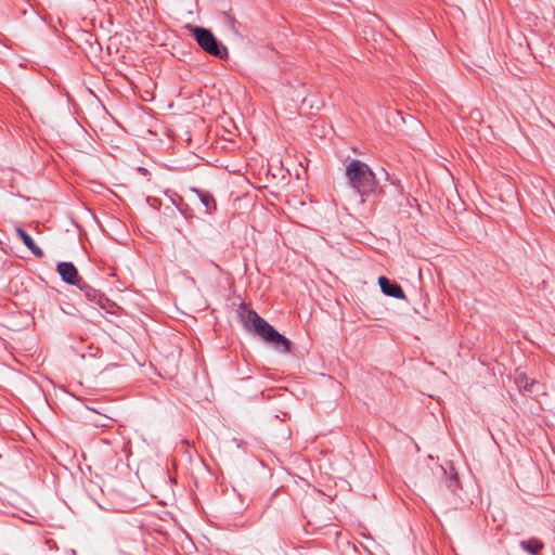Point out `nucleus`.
Returning a JSON list of instances; mask_svg holds the SVG:
<instances>
[{"mask_svg": "<svg viewBox=\"0 0 555 555\" xmlns=\"http://www.w3.org/2000/svg\"><path fill=\"white\" fill-rule=\"evenodd\" d=\"M75 286L79 289V292L88 301L101 308L105 307V302L107 300L106 296L102 292L87 283L83 279H81L78 285Z\"/></svg>", "mask_w": 555, "mask_h": 555, "instance_id": "obj_5", "label": "nucleus"}, {"mask_svg": "<svg viewBox=\"0 0 555 555\" xmlns=\"http://www.w3.org/2000/svg\"><path fill=\"white\" fill-rule=\"evenodd\" d=\"M172 203L176 205L177 209L179 210V212H180L181 215L186 216V211H185V209H184V208H182V207H180L179 205H177V204L175 203V201H172Z\"/></svg>", "mask_w": 555, "mask_h": 555, "instance_id": "obj_13", "label": "nucleus"}, {"mask_svg": "<svg viewBox=\"0 0 555 555\" xmlns=\"http://www.w3.org/2000/svg\"><path fill=\"white\" fill-rule=\"evenodd\" d=\"M519 546L530 555H541L544 544L538 538H530L528 540H520Z\"/></svg>", "mask_w": 555, "mask_h": 555, "instance_id": "obj_8", "label": "nucleus"}, {"mask_svg": "<svg viewBox=\"0 0 555 555\" xmlns=\"http://www.w3.org/2000/svg\"><path fill=\"white\" fill-rule=\"evenodd\" d=\"M446 486L451 492L456 491V489L460 487V479L457 473L452 472L449 476H447Z\"/></svg>", "mask_w": 555, "mask_h": 555, "instance_id": "obj_10", "label": "nucleus"}, {"mask_svg": "<svg viewBox=\"0 0 555 555\" xmlns=\"http://www.w3.org/2000/svg\"><path fill=\"white\" fill-rule=\"evenodd\" d=\"M56 272L64 283L72 286L78 285L82 279L78 272V269L72 261H59L56 263Z\"/></svg>", "mask_w": 555, "mask_h": 555, "instance_id": "obj_4", "label": "nucleus"}, {"mask_svg": "<svg viewBox=\"0 0 555 555\" xmlns=\"http://www.w3.org/2000/svg\"><path fill=\"white\" fill-rule=\"evenodd\" d=\"M378 285L384 295L388 297H392L396 299H404L405 294L400 284L395 281L389 280L388 278L380 275L378 278Z\"/></svg>", "mask_w": 555, "mask_h": 555, "instance_id": "obj_6", "label": "nucleus"}, {"mask_svg": "<svg viewBox=\"0 0 555 555\" xmlns=\"http://www.w3.org/2000/svg\"><path fill=\"white\" fill-rule=\"evenodd\" d=\"M244 327L262 338L268 345L281 353H289L293 343L284 335L279 333L268 321L260 317L254 309H248L245 315H242Z\"/></svg>", "mask_w": 555, "mask_h": 555, "instance_id": "obj_1", "label": "nucleus"}, {"mask_svg": "<svg viewBox=\"0 0 555 555\" xmlns=\"http://www.w3.org/2000/svg\"><path fill=\"white\" fill-rule=\"evenodd\" d=\"M227 17L229 18V21H230L231 23H233V22H234V20H233V18H231L230 16H227Z\"/></svg>", "mask_w": 555, "mask_h": 555, "instance_id": "obj_16", "label": "nucleus"}, {"mask_svg": "<svg viewBox=\"0 0 555 555\" xmlns=\"http://www.w3.org/2000/svg\"><path fill=\"white\" fill-rule=\"evenodd\" d=\"M521 383H525L524 385V388L525 390H532V387L534 386L535 382L532 379V380H528L527 376L526 375H522V376H519Z\"/></svg>", "mask_w": 555, "mask_h": 555, "instance_id": "obj_11", "label": "nucleus"}, {"mask_svg": "<svg viewBox=\"0 0 555 555\" xmlns=\"http://www.w3.org/2000/svg\"><path fill=\"white\" fill-rule=\"evenodd\" d=\"M345 176L348 185L360 195L362 203L377 197L375 173L366 163L360 159L350 160L346 166Z\"/></svg>", "mask_w": 555, "mask_h": 555, "instance_id": "obj_2", "label": "nucleus"}, {"mask_svg": "<svg viewBox=\"0 0 555 555\" xmlns=\"http://www.w3.org/2000/svg\"><path fill=\"white\" fill-rule=\"evenodd\" d=\"M188 28L198 47L205 53L220 60L228 59V48L209 28L198 25H189Z\"/></svg>", "mask_w": 555, "mask_h": 555, "instance_id": "obj_3", "label": "nucleus"}, {"mask_svg": "<svg viewBox=\"0 0 555 555\" xmlns=\"http://www.w3.org/2000/svg\"><path fill=\"white\" fill-rule=\"evenodd\" d=\"M17 237L23 242V244L31 251V254L37 258L43 257V250L37 246L34 238L30 236V234L25 231L23 228L17 227L15 229Z\"/></svg>", "mask_w": 555, "mask_h": 555, "instance_id": "obj_7", "label": "nucleus"}, {"mask_svg": "<svg viewBox=\"0 0 555 555\" xmlns=\"http://www.w3.org/2000/svg\"><path fill=\"white\" fill-rule=\"evenodd\" d=\"M62 311L67 315H76L77 309L73 305H67V307H62Z\"/></svg>", "mask_w": 555, "mask_h": 555, "instance_id": "obj_12", "label": "nucleus"}, {"mask_svg": "<svg viewBox=\"0 0 555 555\" xmlns=\"http://www.w3.org/2000/svg\"><path fill=\"white\" fill-rule=\"evenodd\" d=\"M233 442H235V444H236V447H237V448H241V447H242V443H243L241 440H238V439H236V438H233Z\"/></svg>", "mask_w": 555, "mask_h": 555, "instance_id": "obj_14", "label": "nucleus"}, {"mask_svg": "<svg viewBox=\"0 0 555 555\" xmlns=\"http://www.w3.org/2000/svg\"><path fill=\"white\" fill-rule=\"evenodd\" d=\"M214 264V267H216L217 269H220V267L216 263V262H211Z\"/></svg>", "mask_w": 555, "mask_h": 555, "instance_id": "obj_15", "label": "nucleus"}, {"mask_svg": "<svg viewBox=\"0 0 555 555\" xmlns=\"http://www.w3.org/2000/svg\"><path fill=\"white\" fill-rule=\"evenodd\" d=\"M191 192L197 195L201 203L205 206L207 214H211L216 209V201L210 192L197 188H191Z\"/></svg>", "mask_w": 555, "mask_h": 555, "instance_id": "obj_9", "label": "nucleus"}]
</instances>
